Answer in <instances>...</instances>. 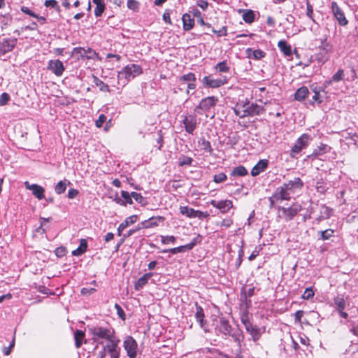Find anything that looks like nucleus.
Masks as SVG:
<instances>
[{
    "mask_svg": "<svg viewBox=\"0 0 358 358\" xmlns=\"http://www.w3.org/2000/svg\"><path fill=\"white\" fill-rule=\"evenodd\" d=\"M115 309L117 310V315H119V317L120 318H122V320H124L125 319V317H124L125 314H124V312L123 309L121 308V306L116 303L115 305Z\"/></svg>",
    "mask_w": 358,
    "mask_h": 358,
    "instance_id": "nucleus-60",
    "label": "nucleus"
},
{
    "mask_svg": "<svg viewBox=\"0 0 358 358\" xmlns=\"http://www.w3.org/2000/svg\"><path fill=\"white\" fill-rule=\"evenodd\" d=\"M336 310H344L345 308V301L343 296H338L334 299Z\"/></svg>",
    "mask_w": 358,
    "mask_h": 358,
    "instance_id": "nucleus-45",
    "label": "nucleus"
},
{
    "mask_svg": "<svg viewBox=\"0 0 358 358\" xmlns=\"http://www.w3.org/2000/svg\"><path fill=\"white\" fill-rule=\"evenodd\" d=\"M319 233L321 235L320 238L323 241H326L334 236V231L331 229H328L324 231H321Z\"/></svg>",
    "mask_w": 358,
    "mask_h": 358,
    "instance_id": "nucleus-51",
    "label": "nucleus"
},
{
    "mask_svg": "<svg viewBox=\"0 0 358 358\" xmlns=\"http://www.w3.org/2000/svg\"><path fill=\"white\" fill-rule=\"evenodd\" d=\"M160 238L163 245L174 244L176 241L174 236H160Z\"/></svg>",
    "mask_w": 358,
    "mask_h": 358,
    "instance_id": "nucleus-50",
    "label": "nucleus"
},
{
    "mask_svg": "<svg viewBox=\"0 0 358 358\" xmlns=\"http://www.w3.org/2000/svg\"><path fill=\"white\" fill-rule=\"evenodd\" d=\"M278 47L280 50L287 57H289L292 54V47L289 45L286 41L280 40L278 43Z\"/></svg>",
    "mask_w": 358,
    "mask_h": 358,
    "instance_id": "nucleus-30",
    "label": "nucleus"
},
{
    "mask_svg": "<svg viewBox=\"0 0 358 358\" xmlns=\"http://www.w3.org/2000/svg\"><path fill=\"white\" fill-rule=\"evenodd\" d=\"M239 13H242V18L245 23L251 24L255 20V13L250 9H239Z\"/></svg>",
    "mask_w": 358,
    "mask_h": 358,
    "instance_id": "nucleus-23",
    "label": "nucleus"
},
{
    "mask_svg": "<svg viewBox=\"0 0 358 358\" xmlns=\"http://www.w3.org/2000/svg\"><path fill=\"white\" fill-rule=\"evenodd\" d=\"M319 52L315 55V59L320 64H325L329 59V55L333 50L332 45L325 38L322 40L321 45L318 48Z\"/></svg>",
    "mask_w": 358,
    "mask_h": 358,
    "instance_id": "nucleus-6",
    "label": "nucleus"
},
{
    "mask_svg": "<svg viewBox=\"0 0 358 358\" xmlns=\"http://www.w3.org/2000/svg\"><path fill=\"white\" fill-rule=\"evenodd\" d=\"M121 196L123 198V200L124 201V202H126V205L127 203H129V204L133 203L132 196H131V194H129L128 192L122 190L121 192Z\"/></svg>",
    "mask_w": 358,
    "mask_h": 358,
    "instance_id": "nucleus-54",
    "label": "nucleus"
},
{
    "mask_svg": "<svg viewBox=\"0 0 358 358\" xmlns=\"http://www.w3.org/2000/svg\"><path fill=\"white\" fill-rule=\"evenodd\" d=\"M311 90L314 92V95L312 97V104H313L315 102L317 103H321L322 102V99L320 94L321 88L317 87H312Z\"/></svg>",
    "mask_w": 358,
    "mask_h": 358,
    "instance_id": "nucleus-43",
    "label": "nucleus"
},
{
    "mask_svg": "<svg viewBox=\"0 0 358 358\" xmlns=\"http://www.w3.org/2000/svg\"><path fill=\"white\" fill-rule=\"evenodd\" d=\"M264 111V108L263 106H259L257 103H251L245 109L243 110V114H241V117L258 115L263 113Z\"/></svg>",
    "mask_w": 358,
    "mask_h": 358,
    "instance_id": "nucleus-17",
    "label": "nucleus"
},
{
    "mask_svg": "<svg viewBox=\"0 0 358 358\" xmlns=\"http://www.w3.org/2000/svg\"><path fill=\"white\" fill-rule=\"evenodd\" d=\"M315 293H314V291L313 289V287H307L303 295H302V299H305V300H308L310 299H312L314 296Z\"/></svg>",
    "mask_w": 358,
    "mask_h": 358,
    "instance_id": "nucleus-52",
    "label": "nucleus"
},
{
    "mask_svg": "<svg viewBox=\"0 0 358 358\" xmlns=\"http://www.w3.org/2000/svg\"><path fill=\"white\" fill-rule=\"evenodd\" d=\"M137 215H134L127 217L125 220L122 222L117 227V235L121 236L122 232L130 224L135 223L137 221Z\"/></svg>",
    "mask_w": 358,
    "mask_h": 358,
    "instance_id": "nucleus-24",
    "label": "nucleus"
},
{
    "mask_svg": "<svg viewBox=\"0 0 358 358\" xmlns=\"http://www.w3.org/2000/svg\"><path fill=\"white\" fill-rule=\"evenodd\" d=\"M119 339L114 341H110L106 344V350L108 351V356L109 358H120V348L119 347Z\"/></svg>",
    "mask_w": 358,
    "mask_h": 358,
    "instance_id": "nucleus-15",
    "label": "nucleus"
},
{
    "mask_svg": "<svg viewBox=\"0 0 358 358\" xmlns=\"http://www.w3.org/2000/svg\"><path fill=\"white\" fill-rule=\"evenodd\" d=\"M345 78L344 70L342 69H339L329 80H326L324 84L325 85H329L332 83H338L341 80H343Z\"/></svg>",
    "mask_w": 358,
    "mask_h": 358,
    "instance_id": "nucleus-28",
    "label": "nucleus"
},
{
    "mask_svg": "<svg viewBox=\"0 0 358 358\" xmlns=\"http://www.w3.org/2000/svg\"><path fill=\"white\" fill-rule=\"evenodd\" d=\"M180 213L184 216H186L189 218H195V212L196 210L192 208L187 206H180Z\"/></svg>",
    "mask_w": 358,
    "mask_h": 358,
    "instance_id": "nucleus-32",
    "label": "nucleus"
},
{
    "mask_svg": "<svg viewBox=\"0 0 358 358\" xmlns=\"http://www.w3.org/2000/svg\"><path fill=\"white\" fill-rule=\"evenodd\" d=\"M88 333L92 340L98 344H103V341H107L109 343L116 340L114 330L108 327L90 326L88 327Z\"/></svg>",
    "mask_w": 358,
    "mask_h": 358,
    "instance_id": "nucleus-2",
    "label": "nucleus"
},
{
    "mask_svg": "<svg viewBox=\"0 0 358 358\" xmlns=\"http://www.w3.org/2000/svg\"><path fill=\"white\" fill-rule=\"evenodd\" d=\"M47 69L56 76L60 77L65 71V67L62 61L59 59H51L48 62Z\"/></svg>",
    "mask_w": 358,
    "mask_h": 358,
    "instance_id": "nucleus-13",
    "label": "nucleus"
},
{
    "mask_svg": "<svg viewBox=\"0 0 358 358\" xmlns=\"http://www.w3.org/2000/svg\"><path fill=\"white\" fill-rule=\"evenodd\" d=\"M268 166V159H261L259 160L252 168L251 171V175L252 176H257L259 175L261 173L264 172Z\"/></svg>",
    "mask_w": 358,
    "mask_h": 358,
    "instance_id": "nucleus-21",
    "label": "nucleus"
},
{
    "mask_svg": "<svg viewBox=\"0 0 358 358\" xmlns=\"http://www.w3.org/2000/svg\"><path fill=\"white\" fill-rule=\"evenodd\" d=\"M212 31L216 34L217 36H224L227 35V29L226 26H223L220 30L212 29Z\"/></svg>",
    "mask_w": 358,
    "mask_h": 358,
    "instance_id": "nucleus-57",
    "label": "nucleus"
},
{
    "mask_svg": "<svg viewBox=\"0 0 358 358\" xmlns=\"http://www.w3.org/2000/svg\"><path fill=\"white\" fill-rule=\"evenodd\" d=\"M195 318L196 321L199 323L200 327L205 331H207L206 329V323L204 321V313L203 308L196 304V313H195Z\"/></svg>",
    "mask_w": 358,
    "mask_h": 358,
    "instance_id": "nucleus-25",
    "label": "nucleus"
},
{
    "mask_svg": "<svg viewBox=\"0 0 358 358\" xmlns=\"http://www.w3.org/2000/svg\"><path fill=\"white\" fill-rule=\"evenodd\" d=\"M106 120V116L103 114H101L99 116L97 120H96V126L99 128L101 127L104 122Z\"/></svg>",
    "mask_w": 358,
    "mask_h": 358,
    "instance_id": "nucleus-58",
    "label": "nucleus"
},
{
    "mask_svg": "<svg viewBox=\"0 0 358 358\" xmlns=\"http://www.w3.org/2000/svg\"><path fill=\"white\" fill-rule=\"evenodd\" d=\"M183 29L185 31H189L194 25V19L192 17L190 13H185L182 17Z\"/></svg>",
    "mask_w": 358,
    "mask_h": 358,
    "instance_id": "nucleus-27",
    "label": "nucleus"
},
{
    "mask_svg": "<svg viewBox=\"0 0 358 358\" xmlns=\"http://www.w3.org/2000/svg\"><path fill=\"white\" fill-rule=\"evenodd\" d=\"M195 215V217H198L199 219H203L209 216V214L207 212H202L198 210H196Z\"/></svg>",
    "mask_w": 358,
    "mask_h": 358,
    "instance_id": "nucleus-62",
    "label": "nucleus"
},
{
    "mask_svg": "<svg viewBox=\"0 0 358 358\" xmlns=\"http://www.w3.org/2000/svg\"><path fill=\"white\" fill-rule=\"evenodd\" d=\"M214 69L219 73H227L229 71V66L228 65L227 61L224 60L217 63L215 66Z\"/></svg>",
    "mask_w": 358,
    "mask_h": 358,
    "instance_id": "nucleus-37",
    "label": "nucleus"
},
{
    "mask_svg": "<svg viewBox=\"0 0 358 358\" xmlns=\"http://www.w3.org/2000/svg\"><path fill=\"white\" fill-rule=\"evenodd\" d=\"M193 162V159L192 157L187 156H182L179 158V165L180 166L185 165H191Z\"/></svg>",
    "mask_w": 358,
    "mask_h": 358,
    "instance_id": "nucleus-53",
    "label": "nucleus"
},
{
    "mask_svg": "<svg viewBox=\"0 0 358 358\" xmlns=\"http://www.w3.org/2000/svg\"><path fill=\"white\" fill-rule=\"evenodd\" d=\"M15 345V339L13 338L12 342L10 343L9 346L7 348H4L3 350V352L5 355H9L10 354L11 350Z\"/></svg>",
    "mask_w": 358,
    "mask_h": 358,
    "instance_id": "nucleus-59",
    "label": "nucleus"
},
{
    "mask_svg": "<svg viewBox=\"0 0 358 358\" xmlns=\"http://www.w3.org/2000/svg\"><path fill=\"white\" fill-rule=\"evenodd\" d=\"M331 10L334 17L336 19L340 26L344 27L348 24V20H347L343 10L338 6L336 1H333L331 3Z\"/></svg>",
    "mask_w": 358,
    "mask_h": 358,
    "instance_id": "nucleus-12",
    "label": "nucleus"
},
{
    "mask_svg": "<svg viewBox=\"0 0 358 358\" xmlns=\"http://www.w3.org/2000/svg\"><path fill=\"white\" fill-rule=\"evenodd\" d=\"M152 276L153 273H147L139 278L134 285L135 289L137 291L141 289Z\"/></svg>",
    "mask_w": 358,
    "mask_h": 358,
    "instance_id": "nucleus-26",
    "label": "nucleus"
},
{
    "mask_svg": "<svg viewBox=\"0 0 358 358\" xmlns=\"http://www.w3.org/2000/svg\"><path fill=\"white\" fill-rule=\"evenodd\" d=\"M315 188L317 192L324 194L329 189V187L327 186V184L321 178L316 182Z\"/></svg>",
    "mask_w": 358,
    "mask_h": 358,
    "instance_id": "nucleus-44",
    "label": "nucleus"
},
{
    "mask_svg": "<svg viewBox=\"0 0 358 358\" xmlns=\"http://www.w3.org/2000/svg\"><path fill=\"white\" fill-rule=\"evenodd\" d=\"M71 182L67 180H60L58 182L55 187V192L57 194H61L64 193L68 185H69Z\"/></svg>",
    "mask_w": 358,
    "mask_h": 358,
    "instance_id": "nucleus-33",
    "label": "nucleus"
},
{
    "mask_svg": "<svg viewBox=\"0 0 358 358\" xmlns=\"http://www.w3.org/2000/svg\"><path fill=\"white\" fill-rule=\"evenodd\" d=\"M106 345H103L102 350L99 353V358H107L108 351L106 350Z\"/></svg>",
    "mask_w": 358,
    "mask_h": 358,
    "instance_id": "nucleus-64",
    "label": "nucleus"
},
{
    "mask_svg": "<svg viewBox=\"0 0 358 358\" xmlns=\"http://www.w3.org/2000/svg\"><path fill=\"white\" fill-rule=\"evenodd\" d=\"M72 54L83 59H100L99 54L91 48L76 47L72 50Z\"/></svg>",
    "mask_w": 358,
    "mask_h": 358,
    "instance_id": "nucleus-7",
    "label": "nucleus"
},
{
    "mask_svg": "<svg viewBox=\"0 0 358 358\" xmlns=\"http://www.w3.org/2000/svg\"><path fill=\"white\" fill-rule=\"evenodd\" d=\"M141 73H143V69L141 66L135 64H128L118 72V84L125 86L128 82Z\"/></svg>",
    "mask_w": 358,
    "mask_h": 358,
    "instance_id": "nucleus-4",
    "label": "nucleus"
},
{
    "mask_svg": "<svg viewBox=\"0 0 358 358\" xmlns=\"http://www.w3.org/2000/svg\"><path fill=\"white\" fill-rule=\"evenodd\" d=\"M85 337V333L81 330H76L74 333L75 345L77 348H79L82 343L83 340Z\"/></svg>",
    "mask_w": 358,
    "mask_h": 358,
    "instance_id": "nucleus-38",
    "label": "nucleus"
},
{
    "mask_svg": "<svg viewBox=\"0 0 358 358\" xmlns=\"http://www.w3.org/2000/svg\"><path fill=\"white\" fill-rule=\"evenodd\" d=\"M240 319L241 323L244 325V327L252 323L250 320L249 313L247 309L241 312Z\"/></svg>",
    "mask_w": 358,
    "mask_h": 358,
    "instance_id": "nucleus-48",
    "label": "nucleus"
},
{
    "mask_svg": "<svg viewBox=\"0 0 358 358\" xmlns=\"http://www.w3.org/2000/svg\"><path fill=\"white\" fill-rule=\"evenodd\" d=\"M131 196H132V199H134L136 202L141 204L142 206H145L147 204L145 199L141 194L136 192H132L131 193Z\"/></svg>",
    "mask_w": 358,
    "mask_h": 358,
    "instance_id": "nucleus-47",
    "label": "nucleus"
},
{
    "mask_svg": "<svg viewBox=\"0 0 358 358\" xmlns=\"http://www.w3.org/2000/svg\"><path fill=\"white\" fill-rule=\"evenodd\" d=\"M186 132L192 134L199 124L197 117L195 115L189 114L184 117L182 120Z\"/></svg>",
    "mask_w": 358,
    "mask_h": 358,
    "instance_id": "nucleus-14",
    "label": "nucleus"
},
{
    "mask_svg": "<svg viewBox=\"0 0 358 358\" xmlns=\"http://www.w3.org/2000/svg\"><path fill=\"white\" fill-rule=\"evenodd\" d=\"M24 185L26 188L32 192V194L38 200H41L44 198L45 189L43 187L36 184H29V182H25Z\"/></svg>",
    "mask_w": 358,
    "mask_h": 358,
    "instance_id": "nucleus-19",
    "label": "nucleus"
},
{
    "mask_svg": "<svg viewBox=\"0 0 358 358\" xmlns=\"http://www.w3.org/2000/svg\"><path fill=\"white\" fill-rule=\"evenodd\" d=\"M227 175L224 173L216 174L213 177V181L216 183L223 182L227 180Z\"/></svg>",
    "mask_w": 358,
    "mask_h": 358,
    "instance_id": "nucleus-55",
    "label": "nucleus"
},
{
    "mask_svg": "<svg viewBox=\"0 0 358 358\" xmlns=\"http://www.w3.org/2000/svg\"><path fill=\"white\" fill-rule=\"evenodd\" d=\"M243 255V252L242 250H240L238 251V257L236 259V263H235V266H236V268H238L239 266H241V263H242Z\"/></svg>",
    "mask_w": 358,
    "mask_h": 358,
    "instance_id": "nucleus-61",
    "label": "nucleus"
},
{
    "mask_svg": "<svg viewBox=\"0 0 358 358\" xmlns=\"http://www.w3.org/2000/svg\"><path fill=\"white\" fill-rule=\"evenodd\" d=\"M188 248L186 245H180L176 248H171V249H165L162 250L163 253L170 252L172 255H175L180 252H185L188 251Z\"/></svg>",
    "mask_w": 358,
    "mask_h": 358,
    "instance_id": "nucleus-40",
    "label": "nucleus"
},
{
    "mask_svg": "<svg viewBox=\"0 0 358 358\" xmlns=\"http://www.w3.org/2000/svg\"><path fill=\"white\" fill-rule=\"evenodd\" d=\"M210 203L214 208L219 209L222 213H227L233 208V202L228 199L221 201L211 200Z\"/></svg>",
    "mask_w": 358,
    "mask_h": 358,
    "instance_id": "nucleus-16",
    "label": "nucleus"
},
{
    "mask_svg": "<svg viewBox=\"0 0 358 358\" xmlns=\"http://www.w3.org/2000/svg\"><path fill=\"white\" fill-rule=\"evenodd\" d=\"M218 101V98L215 96H210L206 97L199 102L198 106L195 108V111L198 113H202V112H207L212 108L215 106Z\"/></svg>",
    "mask_w": 358,
    "mask_h": 358,
    "instance_id": "nucleus-9",
    "label": "nucleus"
},
{
    "mask_svg": "<svg viewBox=\"0 0 358 358\" xmlns=\"http://www.w3.org/2000/svg\"><path fill=\"white\" fill-rule=\"evenodd\" d=\"M123 347L129 358H136L138 355V343L136 340L130 336L125 337L123 341Z\"/></svg>",
    "mask_w": 358,
    "mask_h": 358,
    "instance_id": "nucleus-8",
    "label": "nucleus"
},
{
    "mask_svg": "<svg viewBox=\"0 0 358 358\" xmlns=\"http://www.w3.org/2000/svg\"><path fill=\"white\" fill-rule=\"evenodd\" d=\"M233 224V221L231 219H224L221 223V227H224L225 228H229Z\"/></svg>",
    "mask_w": 358,
    "mask_h": 358,
    "instance_id": "nucleus-63",
    "label": "nucleus"
},
{
    "mask_svg": "<svg viewBox=\"0 0 358 358\" xmlns=\"http://www.w3.org/2000/svg\"><path fill=\"white\" fill-rule=\"evenodd\" d=\"M245 329L250 334L254 342L257 341L260 338L262 331L260 328L257 325H253L252 323H251L245 326Z\"/></svg>",
    "mask_w": 358,
    "mask_h": 358,
    "instance_id": "nucleus-22",
    "label": "nucleus"
},
{
    "mask_svg": "<svg viewBox=\"0 0 358 358\" xmlns=\"http://www.w3.org/2000/svg\"><path fill=\"white\" fill-rule=\"evenodd\" d=\"M303 187V182L301 180L300 178L295 177L293 179L284 182L276 189L280 194H282V196L285 201H289L292 197V194H294L301 190Z\"/></svg>",
    "mask_w": 358,
    "mask_h": 358,
    "instance_id": "nucleus-3",
    "label": "nucleus"
},
{
    "mask_svg": "<svg viewBox=\"0 0 358 358\" xmlns=\"http://www.w3.org/2000/svg\"><path fill=\"white\" fill-rule=\"evenodd\" d=\"M213 326L216 335L221 336L224 338L231 337L238 347L241 346L244 340L242 330L239 328H233L225 317H217L213 322Z\"/></svg>",
    "mask_w": 358,
    "mask_h": 358,
    "instance_id": "nucleus-1",
    "label": "nucleus"
},
{
    "mask_svg": "<svg viewBox=\"0 0 358 358\" xmlns=\"http://www.w3.org/2000/svg\"><path fill=\"white\" fill-rule=\"evenodd\" d=\"M312 140V138L308 134H302L296 141L295 144L292 146L291 152L292 154H299L303 149L306 148Z\"/></svg>",
    "mask_w": 358,
    "mask_h": 358,
    "instance_id": "nucleus-11",
    "label": "nucleus"
},
{
    "mask_svg": "<svg viewBox=\"0 0 358 358\" xmlns=\"http://www.w3.org/2000/svg\"><path fill=\"white\" fill-rule=\"evenodd\" d=\"M21 10L24 13L27 14V15L37 19L38 21L40 22L41 23H43L45 21V18L44 17L39 16L38 15L36 14L34 12L32 11V10H31L28 7L22 6Z\"/></svg>",
    "mask_w": 358,
    "mask_h": 358,
    "instance_id": "nucleus-35",
    "label": "nucleus"
},
{
    "mask_svg": "<svg viewBox=\"0 0 358 358\" xmlns=\"http://www.w3.org/2000/svg\"><path fill=\"white\" fill-rule=\"evenodd\" d=\"M164 217L162 216L152 217L148 220H144L140 223L141 227L144 229L152 228L157 227L159 222L164 221Z\"/></svg>",
    "mask_w": 358,
    "mask_h": 358,
    "instance_id": "nucleus-20",
    "label": "nucleus"
},
{
    "mask_svg": "<svg viewBox=\"0 0 358 358\" xmlns=\"http://www.w3.org/2000/svg\"><path fill=\"white\" fill-rule=\"evenodd\" d=\"M302 209L301 206L294 203L288 208L278 206V217L284 220L285 222L292 220Z\"/></svg>",
    "mask_w": 358,
    "mask_h": 358,
    "instance_id": "nucleus-5",
    "label": "nucleus"
},
{
    "mask_svg": "<svg viewBox=\"0 0 358 358\" xmlns=\"http://www.w3.org/2000/svg\"><path fill=\"white\" fill-rule=\"evenodd\" d=\"M196 76L194 73H188L187 74L182 76L180 78V81L187 83H191L192 81H196Z\"/></svg>",
    "mask_w": 358,
    "mask_h": 358,
    "instance_id": "nucleus-49",
    "label": "nucleus"
},
{
    "mask_svg": "<svg viewBox=\"0 0 358 358\" xmlns=\"http://www.w3.org/2000/svg\"><path fill=\"white\" fill-rule=\"evenodd\" d=\"M93 3L96 5L94 10L95 15L96 17L101 16L105 10L104 1H93Z\"/></svg>",
    "mask_w": 358,
    "mask_h": 358,
    "instance_id": "nucleus-46",
    "label": "nucleus"
},
{
    "mask_svg": "<svg viewBox=\"0 0 358 358\" xmlns=\"http://www.w3.org/2000/svg\"><path fill=\"white\" fill-rule=\"evenodd\" d=\"M87 248V241L85 239H81L79 247L72 252V255L74 256H80L86 251Z\"/></svg>",
    "mask_w": 358,
    "mask_h": 358,
    "instance_id": "nucleus-36",
    "label": "nucleus"
},
{
    "mask_svg": "<svg viewBox=\"0 0 358 358\" xmlns=\"http://www.w3.org/2000/svg\"><path fill=\"white\" fill-rule=\"evenodd\" d=\"M248 173L247 169L243 166H238L233 169L231 175L233 176H245Z\"/></svg>",
    "mask_w": 358,
    "mask_h": 358,
    "instance_id": "nucleus-42",
    "label": "nucleus"
},
{
    "mask_svg": "<svg viewBox=\"0 0 358 358\" xmlns=\"http://www.w3.org/2000/svg\"><path fill=\"white\" fill-rule=\"evenodd\" d=\"M10 99V96L8 93L3 92L0 96V106L6 105Z\"/></svg>",
    "mask_w": 358,
    "mask_h": 358,
    "instance_id": "nucleus-56",
    "label": "nucleus"
},
{
    "mask_svg": "<svg viewBox=\"0 0 358 358\" xmlns=\"http://www.w3.org/2000/svg\"><path fill=\"white\" fill-rule=\"evenodd\" d=\"M199 145L201 150L206 152L211 153L213 151L210 143L206 140L204 138H201L199 140Z\"/></svg>",
    "mask_w": 358,
    "mask_h": 358,
    "instance_id": "nucleus-39",
    "label": "nucleus"
},
{
    "mask_svg": "<svg viewBox=\"0 0 358 358\" xmlns=\"http://www.w3.org/2000/svg\"><path fill=\"white\" fill-rule=\"evenodd\" d=\"M245 52L248 57H250L252 55L255 59H260L266 56V53L259 49L252 50L251 48H248Z\"/></svg>",
    "mask_w": 358,
    "mask_h": 358,
    "instance_id": "nucleus-31",
    "label": "nucleus"
},
{
    "mask_svg": "<svg viewBox=\"0 0 358 358\" xmlns=\"http://www.w3.org/2000/svg\"><path fill=\"white\" fill-rule=\"evenodd\" d=\"M308 94L309 90L307 87H301L295 92L294 99L298 101H303L308 96Z\"/></svg>",
    "mask_w": 358,
    "mask_h": 358,
    "instance_id": "nucleus-29",
    "label": "nucleus"
},
{
    "mask_svg": "<svg viewBox=\"0 0 358 358\" xmlns=\"http://www.w3.org/2000/svg\"><path fill=\"white\" fill-rule=\"evenodd\" d=\"M268 201L270 202V208H273L276 203L285 200L282 197V194H280L278 190L275 189L272 196L268 198Z\"/></svg>",
    "mask_w": 358,
    "mask_h": 358,
    "instance_id": "nucleus-34",
    "label": "nucleus"
},
{
    "mask_svg": "<svg viewBox=\"0 0 358 358\" xmlns=\"http://www.w3.org/2000/svg\"><path fill=\"white\" fill-rule=\"evenodd\" d=\"M228 82V79L226 76H223L221 78L215 79L213 77L212 75L204 76L201 83L204 87H210V88H218Z\"/></svg>",
    "mask_w": 358,
    "mask_h": 358,
    "instance_id": "nucleus-10",
    "label": "nucleus"
},
{
    "mask_svg": "<svg viewBox=\"0 0 358 358\" xmlns=\"http://www.w3.org/2000/svg\"><path fill=\"white\" fill-rule=\"evenodd\" d=\"M16 45V39L6 38L0 41V56L10 52Z\"/></svg>",
    "mask_w": 358,
    "mask_h": 358,
    "instance_id": "nucleus-18",
    "label": "nucleus"
},
{
    "mask_svg": "<svg viewBox=\"0 0 358 358\" xmlns=\"http://www.w3.org/2000/svg\"><path fill=\"white\" fill-rule=\"evenodd\" d=\"M94 83L96 87L99 88V90L101 92H108L110 91L109 86L105 84L101 79L96 76H94Z\"/></svg>",
    "mask_w": 358,
    "mask_h": 358,
    "instance_id": "nucleus-41",
    "label": "nucleus"
}]
</instances>
